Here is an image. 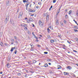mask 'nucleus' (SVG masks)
Returning <instances> with one entry per match:
<instances>
[{"instance_id":"obj_1","label":"nucleus","mask_w":78,"mask_h":78,"mask_svg":"<svg viewBox=\"0 0 78 78\" xmlns=\"http://www.w3.org/2000/svg\"><path fill=\"white\" fill-rule=\"evenodd\" d=\"M39 25L40 26H42L43 25V24L42 23V22H41V21H39Z\"/></svg>"},{"instance_id":"obj_2","label":"nucleus","mask_w":78,"mask_h":78,"mask_svg":"<svg viewBox=\"0 0 78 78\" xmlns=\"http://www.w3.org/2000/svg\"><path fill=\"white\" fill-rule=\"evenodd\" d=\"M23 27H24L25 30H27V27H28V26L27 24H25L23 25Z\"/></svg>"},{"instance_id":"obj_3","label":"nucleus","mask_w":78,"mask_h":78,"mask_svg":"<svg viewBox=\"0 0 78 78\" xmlns=\"http://www.w3.org/2000/svg\"><path fill=\"white\" fill-rule=\"evenodd\" d=\"M30 4V2H28L26 4V6L27 8H28V6Z\"/></svg>"},{"instance_id":"obj_4","label":"nucleus","mask_w":78,"mask_h":78,"mask_svg":"<svg viewBox=\"0 0 78 78\" xmlns=\"http://www.w3.org/2000/svg\"><path fill=\"white\" fill-rule=\"evenodd\" d=\"M67 69H69V70H71V69H72V68L71 66H68L67 67Z\"/></svg>"},{"instance_id":"obj_5","label":"nucleus","mask_w":78,"mask_h":78,"mask_svg":"<svg viewBox=\"0 0 78 78\" xmlns=\"http://www.w3.org/2000/svg\"><path fill=\"white\" fill-rule=\"evenodd\" d=\"M56 25L57 26H58V25H59V20H57L56 22Z\"/></svg>"},{"instance_id":"obj_6","label":"nucleus","mask_w":78,"mask_h":78,"mask_svg":"<svg viewBox=\"0 0 78 78\" xmlns=\"http://www.w3.org/2000/svg\"><path fill=\"white\" fill-rule=\"evenodd\" d=\"M44 15H46V19H48L49 15L48 14H44Z\"/></svg>"},{"instance_id":"obj_7","label":"nucleus","mask_w":78,"mask_h":78,"mask_svg":"<svg viewBox=\"0 0 78 78\" xmlns=\"http://www.w3.org/2000/svg\"><path fill=\"white\" fill-rule=\"evenodd\" d=\"M34 37H35V38H36L37 40V39H38V38H37V37H36V35H35L34 34Z\"/></svg>"},{"instance_id":"obj_8","label":"nucleus","mask_w":78,"mask_h":78,"mask_svg":"<svg viewBox=\"0 0 78 78\" xmlns=\"http://www.w3.org/2000/svg\"><path fill=\"white\" fill-rule=\"evenodd\" d=\"M44 67H48V64H45L44 66Z\"/></svg>"},{"instance_id":"obj_9","label":"nucleus","mask_w":78,"mask_h":78,"mask_svg":"<svg viewBox=\"0 0 78 78\" xmlns=\"http://www.w3.org/2000/svg\"><path fill=\"white\" fill-rule=\"evenodd\" d=\"M58 68H57V69H61V66L58 65Z\"/></svg>"},{"instance_id":"obj_10","label":"nucleus","mask_w":78,"mask_h":78,"mask_svg":"<svg viewBox=\"0 0 78 78\" xmlns=\"http://www.w3.org/2000/svg\"><path fill=\"white\" fill-rule=\"evenodd\" d=\"M9 2L8 1V2H7L6 5L7 6H9Z\"/></svg>"},{"instance_id":"obj_11","label":"nucleus","mask_w":78,"mask_h":78,"mask_svg":"<svg viewBox=\"0 0 78 78\" xmlns=\"http://www.w3.org/2000/svg\"><path fill=\"white\" fill-rule=\"evenodd\" d=\"M74 28H75V29H78V27H77V26H74Z\"/></svg>"},{"instance_id":"obj_12","label":"nucleus","mask_w":78,"mask_h":78,"mask_svg":"<svg viewBox=\"0 0 78 78\" xmlns=\"http://www.w3.org/2000/svg\"><path fill=\"white\" fill-rule=\"evenodd\" d=\"M51 43H52V44H53L54 42V40H51Z\"/></svg>"},{"instance_id":"obj_13","label":"nucleus","mask_w":78,"mask_h":78,"mask_svg":"<svg viewBox=\"0 0 78 78\" xmlns=\"http://www.w3.org/2000/svg\"><path fill=\"white\" fill-rule=\"evenodd\" d=\"M7 66L8 68H9V67H10V66H9V64H7Z\"/></svg>"},{"instance_id":"obj_14","label":"nucleus","mask_w":78,"mask_h":78,"mask_svg":"<svg viewBox=\"0 0 78 78\" xmlns=\"http://www.w3.org/2000/svg\"><path fill=\"white\" fill-rule=\"evenodd\" d=\"M64 75H69V73H67L64 72Z\"/></svg>"},{"instance_id":"obj_15","label":"nucleus","mask_w":78,"mask_h":78,"mask_svg":"<svg viewBox=\"0 0 78 78\" xmlns=\"http://www.w3.org/2000/svg\"><path fill=\"white\" fill-rule=\"evenodd\" d=\"M29 20H30V21H31V22H33V20L31 18H30L29 19Z\"/></svg>"},{"instance_id":"obj_16","label":"nucleus","mask_w":78,"mask_h":78,"mask_svg":"<svg viewBox=\"0 0 78 78\" xmlns=\"http://www.w3.org/2000/svg\"><path fill=\"white\" fill-rule=\"evenodd\" d=\"M32 10V9H28V11H29V12H31Z\"/></svg>"},{"instance_id":"obj_17","label":"nucleus","mask_w":78,"mask_h":78,"mask_svg":"<svg viewBox=\"0 0 78 78\" xmlns=\"http://www.w3.org/2000/svg\"><path fill=\"white\" fill-rule=\"evenodd\" d=\"M72 10H70L69 11V14H71V13H72Z\"/></svg>"},{"instance_id":"obj_18","label":"nucleus","mask_w":78,"mask_h":78,"mask_svg":"<svg viewBox=\"0 0 78 78\" xmlns=\"http://www.w3.org/2000/svg\"><path fill=\"white\" fill-rule=\"evenodd\" d=\"M22 14H20L19 15V17H22Z\"/></svg>"},{"instance_id":"obj_19","label":"nucleus","mask_w":78,"mask_h":78,"mask_svg":"<svg viewBox=\"0 0 78 78\" xmlns=\"http://www.w3.org/2000/svg\"><path fill=\"white\" fill-rule=\"evenodd\" d=\"M47 30H48V33H50V30L49 29V28H48Z\"/></svg>"},{"instance_id":"obj_20","label":"nucleus","mask_w":78,"mask_h":78,"mask_svg":"<svg viewBox=\"0 0 78 78\" xmlns=\"http://www.w3.org/2000/svg\"><path fill=\"white\" fill-rule=\"evenodd\" d=\"M14 39H16V40H17V38L16 36H14Z\"/></svg>"},{"instance_id":"obj_21","label":"nucleus","mask_w":78,"mask_h":78,"mask_svg":"<svg viewBox=\"0 0 78 78\" xmlns=\"http://www.w3.org/2000/svg\"><path fill=\"white\" fill-rule=\"evenodd\" d=\"M35 11H36V10H32L31 12H35Z\"/></svg>"},{"instance_id":"obj_22","label":"nucleus","mask_w":78,"mask_h":78,"mask_svg":"<svg viewBox=\"0 0 78 78\" xmlns=\"http://www.w3.org/2000/svg\"><path fill=\"white\" fill-rule=\"evenodd\" d=\"M36 62V60H34L33 61V63H34V64H35V63H36V62Z\"/></svg>"},{"instance_id":"obj_23","label":"nucleus","mask_w":78,"mask_h":78,"mask_svg":"<svg viewBox=\"0 0 78 78\" xmlns=\"http://www.w3.org/2000/svg\"><path fill=\"white\" fill-rule=\"evenodd\" d=\"M67 17H68V15H66L65 16V18L67 19Z\"/></svg>"},{"instance_id":"obj_24","label":"nucleus","mask_w":78,"mask_h":78,"mask_svg":"<svg viewBox=\"0 0 78 78\" xmlns=\"http://www.w3.org/2000/svg\"><path fill=\"white\" fill-rule=\"evenodd\" d=\"M27 23H30V20H27Z\"/></svg>"},{"instance_id":"obj_25","label":"nucleus","mask_w":78,"mask_h":78,"mask_svg":"<svg viewBox=\"0 0 78 78\" xmlns=\"http://www.w3.org/2000/svg\"><path fill=\"white\" fill-rule=\"evenodd\" d=\"M13 48H11V50H10V51L12 52V51H13Z\"/></svg>"},{"instance_id":"obj_26","label":"nucleus","mask_w":78,"mask_h":78,"mask_svg":"<svg viewBox=\"0 0 78 78\" xmlns=\"http://www.w3.org/2000/svg\"><path fill=\"white\" fill-rule=\"evenodd\" d=\"M74 30L75 32H77L78 31V30H76V29H74Z\"/></svg>"},{"instance_id":"obj_27","label":"nucleus","mask_w":78,"mask_h":78,"mask_svg":"<svg viewBox=\"0 0 78 78\" xmlns=\"http://www.w3.org/2000/svg\"><path fill=\"white\" fill-rule=\"evenodd\" d=\"M44 54H48V52H44Z\"/></svg>"},{"instance_id":"obj_28","label":"nucleus","mask_w":78,"mask_h":78,"mask_svg":"<svg viewBox=\"0 0 78 78\" xmlns=\"http://www.w3.org/2000/svg\"><path fill=\"white\" fill-rule=\"evenodd\" d=\"M8 22V20H5V22L6 23H7Z\"/></svg>"},{"instance_id":"obj_29","label":"nucleus","mask_w":78,"mask_h":78,"mask_svg":"<svg viewBox=\"0 0 78 78\" xmlns=\"http://www.w3.org/2000/svg\"><path fill=\"white\" fill-rule=\"evenodd\" d=\"M15 42H16V44H18V42H17V41H15Z\"/></svg>"},{"instance_id":"obj_30","label":"nucleus","mask_w":78,"mask_h":78,"mask_svg":"<svg viewBox=\"0 0 78 78\" xmlns=\"http://www.w3.org/2000/svg\"><path fill=\"white\" fill-rule=\"evenodd\" d=\"M67 42L69 44H71V43L69 42V41H67Z\"/></svg>"},{"instance_id":"obj_31","label":"nucleus","mask_w":78,"mask_h":78,"mask_svg":"<svg viewBox=\"0 0 78 78\" xmlns=\"http://www.w3.org/2000/svg\"><path fill=\"white\" fill-rule=\"evenodd\" d=\"M56 2V0H53V3H55Z\"/></svg>"},{"instance_id":"obj_32","label":"nucleus","mask_w":78,"mask_h":78,"mask_svg":"<svg viewBox=\"0 0 78 78\" xmlns=\"http://www.w3.org/2000/svg\"><path fill=\"white\" fill-rule=\"evenodd\" d=\"M2 42H0V45H1V46H2Z\"/></svg>"},{"instance_id":"obj_33","label":"nucleus","mask_w":78,"mask_h":78,"mask_svg":"<svg viewBox=\"0 0 78 78\" xmlns=\"http://www.w3.org/2000/svg\"><path fill=\"white\" fill-rule=\"evenodd\" d=\"M28 34H31V33H30V31H28Z\"/></svg>"},{"instance_id":"obj_34","label":"nucleus","mask_w":78,"mask_h":78,"mask_svg":"<svg viewBox=\"0 0 78 78\" xmlns=\"http://www.w3.org/2000/svg\"><path fill=\"white\" fill-rule=\"evenodd\" d=\"M64 23H66V20H64Z\"/></svg>"},{"instance_id":"obj_35","label":"nucleus","mask_w":78,"mask_h":78,"mask_svg":"<svg viewBox=\"0 0 78 78\" xmlns=\"http://www.w3.org/2000/svg\"><path fill=\"white\" fill-rule=\"evenodd\" d=\"M75 40H76V41H77L78 40V39L77 38H75Z\"/></svg>"},{"instance_id":"obj_36","label":"nucleus","mask_w":78,"mask_h":78,"mask_svg":"<svg viewBox=\"0 0 78 78\" xmlns=\"http://www.w3.org/2000/svg\"><path fill=\"white\" fill-rule=\"evenodd\" d=\"M21 75V73H18V75Z\"/></svg>"},{"instance_id":"obj_37","label":"nucleus","mask_w":78,"mask_h":78,"mask_svg":"<svg viewBox=\"0 0 78 78\" xmlns=\"http://www.w3.org/2000/svg\"><path fill=\"white\" fill-rule=\"evenodd\" d=\"M73 51H74V52H75V53H77V51H76L73 50Z\"/></svg>"},{"instance_id":"obj_38","label":"nucleus","mask_w":78,"mask_h":78,"mask_svg":"<svg viewBox=\"0 0 78 78\" xmlns=\"http://www.w3.org/2000/svg\"><path fill=\"white\" fill-rule=\"evenodd\" d=\"M59 12H57V15H58V14H59Z\"/></svg>"},{"instance_id":"obj_39","label":"nucleus","mask_w":78,"mask_h":78,"mask_svg":"<svg viewBox=\"0 0 78 78\" xmlns=\"http://www.w3.org/2000/svg\"><path fill=\"white\" fill-rule=\"evenodd\" d=\"M16 53H17V51L16 50L15 52V54H16Z\"/></svg>"},{"instance_id":"obj_40","label":"nucleus","mask_w":78,"mask_h":78,"mask_svg":"<svg viewBox=\"0 0 78 78\" xmlns=\"http://www.w3.org/2000/svg\"><path fill=\"white\" fill-rule=\"evenodd\" d=\"M11 41H12V42H14V39H12V40Z\"/></svg>"},{"instance_id":"obj_41","label":"nucleus","mask_w":78,"mask_h":78,"mask_svg":"<svg viewBox=\"0 0 78 78\" xmlns=\"http://www.w3.org/2000/svg\"><path fill=\"white\" fill-rule=\"evenodd\" d=\"M30 72H31V73H34V72L33 71H30Z\"/></svg>"},{"instance_id":"obj_42","label":"nucleus","mask_w":78,"mask_h":78,"mask_svg":"<svg viewBox=\"0 0 78 78\" xmlns=\"http://www.w3.org/2000/svg\"><path fill=\"white\" fill-rule=\"evenodd\" d=\"M76 16H78V12H76Z\"/></svg>"},{"instance_id":"obj_43","label":"nucleus","mask_w":78,"mask_h":78,"mask_svg":"<svg viewBox=\"0 0 78 78\" xmlns=\"http://www.w3.org/2000/svg\"><path fill=\"white\" fill-rule=\"evenodd\" d=\"M39 6H37L36 7V8L37 9H38V8H39Z\"/></svg>"},{"instance_id":"obj_44","label":"nucleus","mask_w":78,"mask_h":78,"mask_svg":"<svg viewBox=\"0 0 78 78\" xmlns=\"http://www.w3.org/2000/svg\"><path fill=\"white\" fill-rule=\"evenodd\" d=\"M38 4L39 5H41V2H39V3H38Z\"/></svg>"},{"instance_id":"obj_45","label":"nucleus","mask_w":78,"mask_h":78,"mask_svg":"<svg viewBox=\"0 0 78 78\" xmlns=\"http://www.w3.org/2000/svg\"><path fill=\"white\" fill-rule=\"evenodd\" d=\"M28 0H25V2L26 3H27V2H28Z\"/></svg>"},{"instance_id":"obj_46","label":"nucleus","mask_w":78,"mask_h":78,"mask_svg":"<svg viewBox=\"0 0 78 78\" xmlns=\"http://www.w3.org/2000/svg\"><path fill=\"white\" fill-rule=\"evenodd\" d=\"M25 77H27V74H26L25 76Z\"/></svg>"},{"instance_id":"obj_47","label":"nucleus","mask_w":78,"mask_h":78,"mask_svg":"<svg viewBox=\"0 0 78 78\" xmlns=\"http://www.w3.org/2000/svg\"><path fill=\"white\" fill-rule=\"evenodd\" d=\"M49 65H51V63H48Z\"/></svg>"},{"instance_id":"obj_48","label":"nucleus","mask_w":78,"mask_h":78,"mask_svg":"<svg viewBox=\"0 0 78 78\" xmlns=\"http://www.w3.org/2000/svg\"><path fill=\"white\" fill-rule=\"evenodd\" d=\"M23 3H25V0H23Z\"/></svg>"},{"instance_id":"obj_49","label":"nucleus","mask_w":78,"mask_h":78,"mask_svg":"<svg viewBox=\"0 0 78 78\" xmlns=\"http://www.w3.org/2000/svg\"><path fill=\"white\" fill-rule=\"evenodd\" d=\"M52 7H53V6L52 5H51L50 8V9L52 8Z\"/></svg>"},{"instance_id":"obj_50","label":"nucleus","mask_w":78,"mask_h":78,"mask_svg":"<svg viewBox=\"0 0 78 78\" xmlns=\"http://www.w3.org/2000/svg\"><path fill=\"white\" fill-rule=\"evenodd\" d=\"M49 28H50V29H51V30H52L53 29H51V27H49Z\"/></svg>"},{"instance_id":"obj_51","label":"nucleus","mask_w":78,"mask_h":78,"mask_svg":"<svg viewBox=\"0 0 78 78\" xmlns=\"http://www.w3.org/2000/svg\"><path fill=\"white\" fill-rule=\"evenodd\" d=\"M60 9H61V7H59V11H60Z\"/></svg>"},{"instance_id":"obj_52","label":"nucleus","mask_w":78,"mask_h":78,"mask_svg":"<svg viewBox=\"0 0 78 78\" xmlns=\"http://www.w3.org/2000/svg\"><path fill=\"white\" fill-rule=\"evenodd\" d=\"M33 27H34V25L33 24Z\"/></svg>"},{"instance_id":"obj_53","label":"nucleus","mask_w":78,"mask_h":78,"mask_svg":"<svg viewBox=\"0 0 78 78\" xmlns=\"http://www.w3.org/2000/svg\"><path fill=\"white\" fill-rule=\"evenodd\" d=\"M75 23H76L77 24V22H76V21H75Z\"/></svg>"},{"instance_id":"obj_54","label":"nucleus","mask_w":78,"mask_h":78,"mask_svg":"<svg viewBox=\"0 0 78 78\" xmlns=\"http://www.w3.org/2000/svg\"><path fill=\"white\" fill-rule=\"evenodd\" d=\"M60 23L62 25H63V23Z\"/></svg>"},{"instance_id":"obj_55","label":"nucleus","mask_w":78,"mask_h":78,"mask_svg":"<svg viewBox=\"0 0 78 78\" xmlns=\"http://www.w3.org/2000/svg\"><path fill=\"white\" fill-rule=\"evenodd\" d=\"M34 16V14H32V15H30V16Z\"/></svg>"},{"instance_id":"obj_56","label":"nucleus","mask_w":78,"mask_h":78,"mask_svg":"<svg viewBox=\"0 0 78 78\" xmlns=\"http://www.w3.org/2000/svg\"><path fill=\"white\" fill-rule=\"evenodd\" d=\"M31 51H34V49H32V50L31 49Z\"/></svg>"},{"instance_id":"obj_57","label":"nucleus","mask_w":78,"mask_h":78,"mask_svg":"<svg viewBox=\"0 0 78 78\" xmlns=\"http://www.w3.org/2000/svg\"><path fill=\"white\" fill-rule=\"evenodd\" d=\"M16 48L15 47H14V48H13V49H15Z\"/></svg>"},{"instance_id":"obj_58","label":"nucleus","mask_w":78,"mask_h":78,"mask_svg":"<svg viewBox=\"0 0 78 78\" xmlns=\"http://www.w3.org/2000/svg\"><path fill=\"white\" fill-rule=\"evenodd\" d=\"M26 72H27V73H28V70H26Z\"/></svg>"},{"instance_id":"obj_59","label":"nucleus","mask_w":78,"mask_h":78,"mask_svg":"<svg viewBox=\"0 0 78 78\" xmlns=\"http://www.w3.org/2000/svg\"><path fill=\"white\" fill-rule=\"evenodd\" d=\"M63 46L64 47H65L66 45H63Z\"/></svg>"},{"instance_id":"obj_60","label":"nucleus","mask_w":78,"mask_h":78,"mask_svg":"<svg viewBox=\"0 0 78 78\" xmlns=\"http://www.w3.org/2000/svg\"><path fill=\"white\" fill-rule=\"evenodd\" d=\"M2 72H0V74H2Z\"/></svg>"},{"instance_id":"obj_61","label":"nucleus","mask_w":78,"mask_h":78,"mask_svg":"<svg viewBox=\"0 0 78 78\" xmlns=\"http://www.w3.org/2000/svg\"><path fill=\"white\" fill-rule=\"evenodd\" d=\"M50 73H51V74H52V73H53V72H51Z\"/></svg>"},{"instance_id":"obj_62","label":"nucleus","mask_w":78,"mask_h":78,"mask_svg":"<svg viewBox=\"0 0 78 78\" xmlns=\"http://www.w3.org/2000/svg\"><path fill=\"white\" fill-rule=\"evenodd\" d=\"M40 36L41 37H42V36L41 35H40Z\"/></svg>"},{"instance_id":"obj_63","label":"nucleus","mask_w":78,"mask_h":78,"mask_svg":"<svg viewBox=\"0 0 78 78\" xmlns=\"http://www.w3.org/2000/svg\"><path fill=\"white\" fill-rule=\"evenodd\" d=\"M38 47H40V45H38Z\"/></svg>"},{"instance_id":"obj_64","label":"nucleus","mask_w":78,"mask_h":78,"mask_svg":"<svg viewBox=\"0 0 78 78\" xmlns=\"http://www.w3.org/2000/svg\"><path fill=\"white\" fill-rule=\"evenodd\" d=\"M5 45H6L7 44H6L5 43Z\"/></svg>"}]
</instances>
